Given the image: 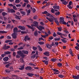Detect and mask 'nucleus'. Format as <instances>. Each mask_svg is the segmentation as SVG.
<instances>
[{
	"mask_svg": "<svg viewBox=\"0 0 79 79\" xmlns=\"http://www.w3.org/2000/svg\"><path fill=\"white\" fill-rule=\"evenodd\" d=\"M53 71H54V74H58L60 73V72L58 70L56 69H53Z\"/></svg>",
	"mask_w": 79,
	"mask_h": 79,
	"instance_id": "f257e3e1",
	"label": "nucleus"
},
{
	"mask_svg": "<svg viewBox=\"0 0 79 79\" xmlns=\"http://www.w3.org/2000/svg\"><path fill=\"white\" fill-rule=\"evenodd\" d=\"M54 9L55 10V11H58V10H59L60 9V6H53Z\"/></svg>",
	"mask_w": 79,
	"mask_h": 79,
	"instance_id": "f03ea898",
	"label": "nucleus"
},
{
	"mask_svg": "<svg viewBox=\"0 0 79 79\" xmlns=\"http://www.w3.org/2000/svg\"><path fill=\"white\" fill-rule=\"evenodd\" d=\"M18 28L19 29H20L21 30H25L26 28H25V27L21 26H19L18 27Z\"/></svg>",
	"mask_w": 79,
	"mask_h": 79,
	"instance_id": "7ed1b4c3",
	"label": "nucleus"
},
{
	"mask_svg": "<svg viewBox=\"0 0 79 79\" xmlns=\"http://www.w3.org/2000/svg\"><path fill=\"white\" fill-rule=\"evenodd\" d=\"M33 23L34 24L31 25V26L32 27H34V26H37L38 25V22H37L36 21H34L33 22Z\"/></svg>",
	"mask_w": 79,
	"mask_h": 79,
	"instance_id": "20e7f679",
	"label": "nucleus"
},
{
	"mask_svg": "<svg viewBox=\"0 0 79 79\" xmlns=\"http://www.w3.org/2000/svg\"><path fill=\"white\" fill-rule=\"evenodd\" d=\"M37 28L38 29H39V30H40V31H41L42 30V29H45L44 27L41 26H40L39 27H38Z\"/></svg>",
	"mask_w": 79,
	"mask_h": 79,
	"instance_id": "39448f33",
	"label": "nucleus"
},
{
	"mask_svg": "<svg viewBox=\"0 0 79 79\" xmlns=\"http://www.w3.org/2000/svg\"><path fill=\"white\" fill-rule=\"evenodd\" d=\"M10 46H7L6 45V44H5L3 46V48L4 50H6V49H8L9 48H10Z\"/></svg>",
	"mask_w": 79,
	"mask_h": 79,
	"instance_id": "423d86ee",
	"label": "nucleus"
},
{
	"mask_svg": "<svg viewBox=\"0 0 79 79\" xmlns=\"http://www.w3.org/2000/svg\"><path fill=\"white\" fill-rule=\"evenodd\" d=\"M17 35V34L16 33H14L12 35V36L13 39H16V36Z\"/></svg>",
	"mask_w": 79,
	"mask_h": 79,
	"instance_id": "0eeeda50",
	"label": "nucleus"
},
{
	"mask_svg": "<svg viewBox=\"0 0 79 79\" xmlns=\"http://www.w3.org/2000/svg\"><path fill=\"white\" fill-rule=\"evenodd\" d=\"M24 40L25 41H27V40H30V38L29 37V36L27 35H26L25 37Z\"/></svg>",
	"mask_w": 79,
	"mask_h": 79,
	"instance_id": "6e6552de",
	"label": "nucleus"
},
{
	"mask_svg": "<svg viewBox=\"0 0 79 79\" xmlns=\"http://www.w3.org/2000/svg\"><path fill=\"white\" fill-rule=\"evenodd\" d=\"M73 77L74 79H79V75H77V76L73 75Z\"/></svg>",
	"mask_w": 79,
	"mask_h": 79,
	"instance_id": "1a4fd4ad",
	"label": "nucleus"
},
{
	"mask_svg": "<svg viewBox=\"0 0 79 79\" xmlns=\"http://www.w3.org/2000/svg\"><path fill=\"white\" fill-rule=\"evenodd\" d=\"M25 69L29 71V70H31L32 69V67L30 66H27L25 67Z\"/></svg>",
	"mask_w": 79,
	"mask_h": 79,
	"instance_id": "9d476101",
	"label": "nucleus"
},
{
	"mask_svg": "<svg viewBox=\"0 0 79 79\" xmlns=\"http://www.w3.org/2000/svg\"><path fill=\"white\" fill-rule=\"evenodd\" d=\"M44 54L46 56H48L50 55V53L48 52H46L44 53Z\"/></svg>",
	"mask_w": 79,
	"mask_h": 79,
	"instance_id": "9b49d317",
	"label": "nucleus"
},
{
	"mask_svg": "<svg viewBox=\"0 0 79 79\" xmlns=\"http://www.w3.org/2000/svg\"><path fill=\"white\" fill-rule=\"evenodd\" d=\"M9 59V58H8V57H6L3 59L4 61H7Z\"/></svg>",
	"mask_w": 79,
	"mask_h": 79,
	"instance_id": "f8f14e48",
	"label": "nucleus"
},
{
	"mask_svg": "<svg viewBox=\"0 0 79 79\" xmlns=\"http://www.w3.org/2000/svg\"><path fill=\"white\" fill-rule=\"evenodd\" d=\"M22 53L23 54H28L29 52L27 51L23 50L22 51Z\"/></svg>",
	"mask_w": 79,
	"mask_h": 79,
	"instance_id": "ddd939ff",
	"label": "nucleus"
},
{
	"mask_svg": "<svg viewBox=\"0 0 79 79\" xmlns=\"http://www.w3.org/2000/svg\"><path fill=\"white\" fill-rule=\"evenodd\" d=\"M18 31V28H17V27H16L14 28L13 30V32H17Z\"/></svg>",
	"mask_w": 79,
	"mask_h": 79,
	"instance_id": "4468645a",
	"label": "nucleus"
},
{
	"mask_svg": "<svg viewBox=\"0 0 79 79\" xmlns=\"http://www.w3.org/2000/svg\"><path fill=\"white\" fill-rule=\"evenodd\" d=\"M60 21L61 23H63L64 21V18L63 17H60Z\"/></svg>",
	"mask_w": 79,
	"mask_h": 79,
	"instance_id": "2eb2a0df",
	"label": "nucleus"
},
{
	"mask_svg": "<svg viewBox=\"0 0 79 79\" xmlns=\"http://www.w3.org/2000/svg\"><path fill=\"white\" fill-rule=\"evenodd\" d=\"M27 75L30 76V77H32L33 76H34V74L33 73H27Z\"/></svg>",
	"mask_w": 79,
	"mask_h": 79,
	"instance_id": "dca6fc26",
	"label": "nucleus"
},
{
	"mask_svg": "<svg viewBox=\"0 0 79 79\" xmlns=\"http://www.w3.org/2000/svg\"><path fill=\"white\" fill-rule=\"evenodd\" d=\"M24 68V66H20V68H19V69L20 70H23V69Z\"/></svg>",
	"mask_w": 79,
	"mask_h": 79,
	"instance_id": "f3484780",
	"label": "nucleus"
},
{
	"mask_svg": "<svg viewBox=\"0 0 79 79\" xmlns=\"http://www.w3.org/2000/svg\"><path fill=\"white\" fill-rule=\"evenodd\" d=\"M22 53H22V52L21 51H19L17 52V54L20 56Z\"/></svg>",
	"mask_w": 79,
	"mask_h": 79,
	"instance_id": "a211bd4d",
	"label": "nucleus"
},
{
	"mask_svg": "<svg viewBox=\"0 0 79 79\" xmlns=\"http://www.w3.org/2000/svg\"><path fill=\"white\" fill-rule=\"evenodd\" d=\"M4 53L6 55H8V54H10L11 52L10 51H7L4 52Z\"/></svg>",
	"mask_w": 79,
	"mask_h": 79,
	"instance_id": "6ab92c4d",
	"label": "nucleus"
},
{
	"mask_svg": "<svg viewBox=\"0 0 79 79\" xmlns=\"http://www.w3.org/2000/svg\"><path fill=\"white\" fill-rule=\"evenodd\" d=\"M37 48L40 51H42V49L40 46H38Z\"/></svg>",
	"mask_w": 79,
	"mask_h": 79,
	"instance_id": "aec40b11",
	"label": "nucleus"
},
{
	"mask_svg": "<svg viewBox=\"0 0 79 79\" xmlns=\"http://www.w3.org/2000/svg\"><path fill=\"white\" fill-rule=\"evenodd\" d=\"M58 77H60V78H63V77H64V76L63 75L59 74Z\"/></svg>",
	"mask_w": 79,
	"mask_h": 79,
	"instance_id": "412c9836",
	"label": "nucleus"
},
{
	"mask_svg": "<svg viewBox=\"0 0 79 79\" xmlns=\"http://www.w3.org/2000/svg\"><path fill=\"white\" fill-rule=\"evenodd\" d=\"M31 13V10H29L27 11V15L28 16L29 15V13Z\"/></svg>",
	"mask_w": 79,
	"mask_h": 79,
	"instance_id": "4be33fe9",
	"label": "nucleus"
},
{
	"mask_svg": "<svg viewBox=\"0 0 79 79\" xmlns=\"http://www.w3.org/2000/svg\"><path fill=\"white\" fill-rule=\"evenodd\" d=\"M39 41H40V40H43V41H44V42H45L46 41L43 38H42V37L39 38Z\"/></svg>",
	"mask_w": 79,
	"mask_h": 79,
	"instance_id": "5701e85b",
	"label": "nucleus"
},
{
	"mask_svg": "<svg viewBox=\"0 0 79 79\" xmlns=\"http://www.w3.org/2000/svg\"><path fill=\"white\" fill-rule=\"evenodd\" d=\"M42 61H43L46 65H47V64H48V61H46L45 60H42Z\"/></svg>",
	"mask_w": 79,
	"mask_h": 79,
	"instance_id": "b1692460",
	"label": "nucleus"
},
{
	"mask_svg": "<svg viewBox=\"0 0 79 79\" xmlns=\"http://www.w3.org/2000/svg\"><path fill=\"white\" fill-rule=\"evenodd\" d=\"M57 34L58 35H64L63 34L59 32H57Z\"/></svg>",
	"mask_w": 79,
	"mask_h": 79,
	"instance_id": "393cba45",
	"label": "nucleus"
},
{
	"mask_svg": "<svg viewBox=\"0 0 79 79\" xmlns=\"http://www.w3.org/2000/svg\"><path fill=\"white\" fill-rule=\"evenodd\" d=\"M20 13L23 15H26V12L23 11H20Z\"/></svg>",
	"mask_w": 79,
	"mask_h": 79,
	"instance_id": "a878e982",
	"label": "nucleus"
},
{
	"mask_svg": "<svg viewBox=\"0 0 79 79\" xmlns=\"http://www.w3.org/2000/svg\"><path fill=\"white\" fill-rule=\"evenodd\" d=\"M60 14V12H56L55 13V15H56V16H58V15H59Z\"/></svg>",
	"mask_w": 79,
	"mask_h": 79,
	"instance_id": "bb28decb",
	"label": "nucleus"
},
{
	"mask_svg": "<svg viewBox=\"0 0 79 79\" xmlns=\"http://www.w3.org/2000/svg\"><path fill=\"white\" fill-rule=\"evenodd\" d=\"M38 43L40 45H44V43L43 41L38 42Z\"/></svg>",
	"mask_w": 79,
	"mask_h": 79,
	"instance_id": "cd10ccee",
	"label": "nucleus"
},
{
	"mask_svg": "<svg viewBox=\"0 0 79 79\" xmlns=\"http://www.w3.org/2000/svg\"><path fill=\"white\" fill-rule=\"evenodd\" d=\"M7 32L6 31H0V34H3L4 33H6Z\"/></svg>",
	"mask_w": 79,
	"mask_h": 79,
	"instance_id": "c85d7f7f",
	"label": "nucleus"
},
{
	"mask_svg": "<svg viewBox=\"0 0 79 79\" xmlns=\"http://www.w3.org/2000/svg\"><path fill=\"white\" fill-rule=\"evenodd\" d=\"M29 65H30V66H35V64H34L33 63H29Z\"/></svg>",
	"mask_w": 79,
	"mask_h": 79,
	"instance_id": "c756f323",
	"label": "nucleus"
},
{
	"mask_svg": "<svg viewBox=\"0 0 79 79\" xmlns=\"http://www.w3.org/2000/svg\"><path fill=\"white\" fill-rule=\"evenodd\" d=\"M51 61H53V62H54L56 61V59L55 58L52 59H51Z\"/></svg>",
	"mask_w": 79,
	"mask_h": 79,
	"instance_id": "7c9ffc66",
	"label": "nucleus"
},
{
	"mask_svg": "<svg viewBox=\"0 0 79 79\" xmlns=\"http://www.w3.org/2000/svg\"><path fill=\"white\" fill-rule=\"evenodd\" d=\"M58 31L61 32V27H58Z\"/></svg>",
	"mask_w": 79,
	"mask_h": 79,
	"instance_id": "2f4dec72",
	"label": "nucleus"
},
{
	"mask_svg": "<svg viewBox=\"0 0 79 79\" xmlns=\"http://www.w3.org/2000/svg\"><path fill=\"white\" fill-rule=\"evenodd\" d=\"M67 3H68V2L66 1H64V2H62V4H63L64 5H66V4H67Z\"/></svg>",
	"mask_w": 79,
	"mask_h": 79,
	"instance_id": "473e14b6",
	"label": "nucleus"
},
{
	"mask_svg": "<svg viewBox=\"0 0 79 79\" xmlns=\"http://www.w3.org/2000/svg\"><path fill=\"white\" fill-rule=\"evenodd\" d=\"M34 35L36 37L37 36V32L36 31L34 32Z\"/></svg>",
	"mask_w": 79,
	"mask_h": 79,
	"instance_id": "72a5a7b5",
	"label": "nucleus"
},
{
	"mask_svg": "<svg viewBox=\"0 0 79 79\" xmlns=\"http://www.w3.org/2000/svg\"><path fill=\"white\" fill-rule=\"evenodd\" d=\"M58 66L59 67H61V66H62V64L60 63H59L57 64Z\"/></svg>",
	"mask_w": 79,
	"mask_h": 79,
	"instance_id": "f704fd0d",
	"label": "nucleus"
},
{
	"mask_svg": "<svg viewBox=\"0 0 79 79\" xmlns=\"http://www.w3.org/2000/svg\"><path fill=\"white\" fill-rule=\"evenodd\" d=\"M53 19H49V21H50V22H53L54 20Z\"/></svg>",
	"mask_w": 79,
	"mask_h": 79,
	"instance_id": "c9c22d12",
	"label": "nucleus"
},
{
	"mask_svg": "<svg viewBox=\"0 0 79 79\" xmlns=\"http://www.w3.org/2000/svg\"><path fill=\"white\" fill-rule=\"evenodd\" d=\"M33 49L34 50H36L37 49V48L36 47L33 46Z\"/></svg>",
	"mask_w": 79,
	"mask_h": 79,
	"instance_id": "e433bc0d",
	"label": "nucleus"
},
{
	"mask_svg": "<svg viewBox=\"0 0 79 79\" xmlns=\"http://www.w3.org/2000/svg\"><path fill=\"white\" fill-rule=\"evenodd\" d=\"M52 17L54 19H55L54 21L55 22V23H56V22H57L58 21L57 19H55V17H54L52 16Z\"/></svg>",
	"mask_w": 79,
	"mask_h": 79,
	"instance_id": "4c0bfd02",
	"label": "nucleus"
},
{
	"mask_svg": "<svg viewBox=\"0 0 79 79\" xmlns=\"http://www.w3.org/2000/svg\"><path fill=\"white\" fill-rule=\"evenodd\" d=\"M46 45L48 48H50V45L48 44H46Z\"/></svg>",
	"mask_w": 79,
	"mask_h": 79,
	"instance_id": "58836bf2",
	"label": "nucleus"
},
{
	"mask_svg": "<svg viewBox=\"0 0 79 79\" xmlns=\"http://www.w3.org/2000/svg\"><path fill=\"white\" fill-rule=\"evenodd\" d=\"M23 47L19 48H17V50H23Z\"/></svg>",
	"mask_w": 79,
	"mask_h": 79,
	"instance_id": "ea45409f",
	"label": "nucleus"
},
{
	"mask_svg": "<svg viewBox=\"0 0 79 79\" xmlns=\"http://www.w3.org/2000/svg\"><path fill=\"white\" fill-rule=\"evenodd\" d=\"M15 18H16V19H20V18H19V16L16 15L15 16Z\"/></svg>",
	"mask_w": 79,
	"mask_h": 79,
	"instance_id": "a19ab883",
	"label": "nucleus"
},
{
	"mask_svg": "<svg viewBox=\"0 0 79 79\" xmlns=\"http://www.w3.org/2000/svg\"><path fill=\"white\" fill-rule=\"evenodd\" d=\"M51 12L52 13H55V10H54V9L53 8H52V9H51Z\"/></svg>",
	"mask_w": 79,
	"mask_h": 79,
	"instance_id": "79ce46f5",
	"label": "nucleus"
},
{
	"mask_svg": "<svg viewBox=\"0 0 79 79\" xmlns=\"http://www.w3.org/2000/svg\"><path fill=\"white\" fill-rule=\"evenodd\" d=\"M2 14L3 16H5L6 15V13L5 12H3L2 13Z\"/></svg>",
	"mask_w": 79,
	"mask_h": 79,
	"instance_id": "37998d69",
	"label": "nucleus"
},
{
	"mask_svg": "<svg viewBox=\"0 0 79 79\" xmlns=\"http://www.w3.org/2000/svg\"><path fill=\"white\" fill-rule=\"evenodd\" d=\"M61 40L63 42V43H66V41L63 39H61Z\"/></svg>",
	"mask_w": 79,
	"mask_h": 79,
	"instance_id": "c03bdc74",
	"label": "nucleus"
},
{
	"mask_svg": "<svg viewBox=\"0 0 79 79\" xmlns=\"http://www.w3.org/2000/svg\"><path fill=\"white\" fill-rule=\"evenodd\" d=\"M5 71L7 73H10V71L8 69L6 70Z\"/></svg>",
	"mask_w": 79,
	"mask_h": 79,
	"instance_id": "a18cd8bd",
	"label": "nucleus"
},
{
	"mask_svg": "<svg viewBox=\"0 0 79 79\" xmlns=\"http://www.w3.org/2000/svg\"><path fill=\"white\" fill-rule=\"evenodd\" d=\"M67 6L70 9H72V7L71 6V5H67Z\"/></svg>",
	"mask_w": 79,
	"mask_h": 79,
	"instance_id": "49530a36",
	"label": "nucleus"
},
{
	"mask_svg": "<svg viewBox=\"0 0 79 79\" xmlns=\"http://www.w3.org/2000/svg\"><path fill=\"white\" fill-rule=\"evenodd\" d=\"M76 69L78 71H79V66H76L75 67Z\"/></svg>",
	"mask_w": 79,
	"mask_h": 79,
	"instance_id": "de8ad7c7",
	"label": "nucleus"
},
{
	"mask_svg": "<svg viewBox=\"0 0 79 79\" xmlns=\"http://www.w3.org/2000/svg\"><path fill=\"white\" fill-rule=\"evenodd\" d=\"M27 26L29 27V28H30V29H33V27H31V26H30V25H27Z\"/></svg>",
	"mask_w": 79,
	"mask_h": 79,
	"instance_id": "09e8293b",
	"label": "nucleus"
},
{
	"mask_svg": "<svg viewBox=\"0 0 79 79\" xmlns=\"http://www.w3.org/2000/svg\"><path fill=\"white\" fill-rule=\"evenodd\" d=\"M11 27V25L10 24H8L7 25V28H10Z\"/></svg>",
	"mask_w": 79,
	"mask_h": 79,
	"instance_id": "8fccbe9b",
	"label": "nucleus"
},
{
	"mask_svg": "<svg viewBox=\"0 0 79 79\" xmlns=\"http://www.w3.org/2000/svg\"><path fill=\"white\" fill-rule=\"evenodd\" d=\"M10 11L11 13H15V10H14L13 9H11L10 10Z\"/></svg>",
	"mask_w": 79,
	"mask_h": 79,
	"instance_id": "3c124183",
	"label": "nucleus"
},
{
	"mask_svg": "<svg viewBox=\"0 0 79 79\" xmlns=\"http://www.w3.org/2000/svg\"><path fill=\"white\" fill-rule=\"evenodd\" d=\"M60 40V38H56L55 39V40H56V41H58L59 40Z\"/></svg>",
	"mask_w": 79,
	"mask_h": 79,
	"instance_id": "603ef678",
	"label": "nucleus"
},
{
	"mask_svg": "<svg viewBox=\"0 0 79 79\" xmlns=\"http://www.w3.org/2000/svg\"><path fill=\"white\" fill-rule=\"evenodd\" d=\"M53 36L54 37H56V34L55 33V32H54L53 33Z\"/></svg>",
	"mask_w": 79,
	"mask_h": 79,
	"instance_id": "864d4df0",
	"label": "nucleus"
},
{
	"mask_svg": "<svg viewBox=\"0 0 79 79\" xmlns=\"http://www.w3.org/2000/svg\"><path fill=\"white\" fill-rule=\"evenodd\" d=\"M73 20L74 22H76L77 21V18H74Z\"/></svg>",
	"mask_w": 79,
	"mask_h": 79,
	"instance_id": "5fc2aeb1",
	"label": "nucleus"
},
{
	"mask_svg": "<svg viewBox=\"0 0 79 79\" xmlns=\"http://www.w3.org/2000/svg\"><path fill=\"white\" fill-rule=\"evenodd\" d=\"M48 12L47 11H44V12H42V14H47V13H48Z\"/></svg>",
	"mask_w": 79,
	"mask_h": 79,
	"instance_id": "6e6d98bb",
	"label": "nucleus"
},
{
	"mask_svg": "<svg viewBox=\"0 0 79 79\" xmlns=\"http://www.w3.org/2000/svg\"><path fill=\"white\" fill-rule=\"evenodd\" d=\"M7 39H11V37L9 36H8L7 37Z\"/></svg>",
	"mask_w": 79,
	"mask_h": 79,
	"instance_id": "4d7b16f0",
	"label": "nucleus"
},
{
	"mask_svg": "<svg viewBox=\"0 0 79 79\" xmlns=\"http://www.w3.org/2000/svg\"><path fill=\"white\" fill-rule=\"evenodd\" d=\"M2 78V79H9V77H3Z\"/></svg>",
	"mask_w": 79,
	"mask_h": 79,
	"instance_id": "13d9d810",
	"label": "nucleus"
},
{
	"mask_svg": "<svg viewBox=\"0 0 79 79\" xmlns=\"http://www.w3.org/2000/svg\"><path fill=\"white\" fill-rule=\"evenodd\" d=\"M15 3H19V0H16L15 1Z\"/></svg>",
	"mask_w": 79,
	"mask_h": 79,
	"instance_id": "bf43d9fd",
	"label": "nucleus"
},
{
	"mask_svg": "<svg viewBox=\"0 0 79 79\" xmlns=\"http://www.w3.org/2000/svg\"><path fill=\"white\" fill-rule=\"evenodd\" d=\"M20 56L23 58H24L25 56V55L23 54L22 53Z\"/></svg>",
	"mask_w": 79,
	"mask_h": 79,
	"instance_id": "052dcab7",
	"label": "nucleus"
},
{
	"mask_svg": "<svg viewBox=\"0 0 79 79\" xmlns=\"http://www.w3.org/2000/svg\"><path fill=\"white\" fill-rule=\"evenodd\" d=\"M10 70H11V71H13V68L12 66L10 67Z\"/></svg>",
	"mask_w": 79,
	"mask_h": 79,
	"instance_id": "680f3d73",
	"label": "nucleus"
},
{
	"mask_svg": "<svg viewBox=\"0 0 79 79\" xmlns=\"http://www.w3.org/2000/svg\"><path fill=\"white\" fill-rule=\"evenodd\" d=\"M37 16H35L33 17V19H37Z\"/></svg>",
	"mask_w": 79,
	"mask_h": 79,
	"instance_id": "e2e57ef3",
	"label": "nucleus"
},
{
	"mask_svg": "<svg viewBox=\"0 0 79 79\" xmlns=\"http://www.w3.org/2000/svg\"><path fill=\"white\" fill-rule=\"evenodd\" d=\"M53 39V38L52 36H50L49 38V40H52Z\"/></svg>",
	"mask_w": 79,
	"mask_h": 79,
	"instance_id": "0e129e2a",
	"label": "nucleus"
},
{
	"mask_svg": "<svg viewBox=\"0 0 79 79\" xmlns=\"http://www.w3.org/2000/svg\"><path fill=\"white\" fill-rule=\"evenodd\" d=\"M59 44V43L58 42H56L55 43V44L56 45V46H58V45Z\"/></svg>",
	"mask_w": 79,
	"mask_h": 79,
	"instance_id": "69168bd1",
	"label": "nucleus"
},
{
	"mask_svg": "<svg viewBox=\"0 0 79 79\" xmlns=\"http://www.w3.org/2000/svg\"><path fill=\"white\" fill-rule=\"evenodd\" d=\"M35 11H36V10L35 9V8H33L32 11L33 13H35Z\"/></svg>",
	"mask_w": 79,
	"mask_h": 79,
	"instance_id": "338daca9",
	"label": "nucleus"
},
{
	"mask_svg": "<svg viewBox=\"0 0 79 79\" xmlns=\"http://www.w3.org/2000/svg\"><path fill=\"white\" fill-rule=\"evenodd\" d=\"M5 43H8V42H10V40H7L5 41Z\"/></svg>",
	"mask_w": 79,
	"mask_h": 79,
	"instance_id": "774afa93",
	"label": "nucleus"
}]
</instances>
